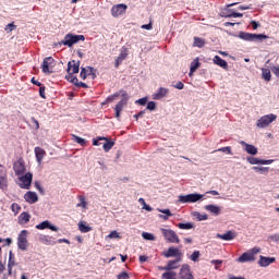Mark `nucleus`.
I'll list each match as a JSON object with an SVG mask.
<instances>
[{
    "instance_id": "f257e3e1",
    "label": "nucleus",
    "mask_w": 279,
    "mask_h": 279,
    "mask_svg": "<svg viewBox=\"0 0 279 279\" xmlns=\"http://www.w3.org/2000/svg\"><path fill=\"white\" fill-rule=\"evenodd\" d=\"M239 38H241V40H246L247 43H263L264 40H267V38H269V36L265 35V34L240 32Z\"/></svg>"
},
{
    "instance_id": "f03ea898",
    "label": "nucleus",
    "mask_w": 279,
    "mask_h": 279,
    "mask_svg": "<svg viewBox=\"0 0 279 279\" xmlns=\"http://www.w3.org/2000/svg\"><path fill=\"white\" fill-rule=\"evenodd\" d=\"M80 40L84 41L86 40V37L84 35H73L72 33H69L64 36L63 40H61L60 45L72 47L73 45H77Z\"/></svg>"
},
{
    "instance_id": "7ed1b4c3",
    "label": "nucleus",
    "mask_w": 279,
    "mask_h": 279,
    "mask_svg": "<svg viewBox=\"0 0 279 279\" xmlns=\"http://www.w3.org/2000/svg\"><path fill=\"white\" fill-rule=\"evenodd\" d=\"M120 95H121L122 99L116 105V108H114L116 119H118V121L121 119V112L123 111V108H125V106H128V99H130L128 92L120 90Z\"/></svg>"
},
{
    "instance_id": "20e7f679",
    "label": "nucleus",
    "mask_w": 279,
    "mask_h": 279,
    "mask_svg": "<svg viewBox=\"0 0 279 279\" xmlns=\"http://www.w3.org/2000/svg\"><path fill=\"white\" fill-rule=\"evenodd\" d=\"M276 119H278V116L270 113V114H266L260 117L257 122L256 125L259 129H265V128H269V125H271V123H274V121H276Z\"/></svg>"
},
{
    "instance_id": "39448f33",
    "label": "nucleus",
    "mask_w": 279,
    "mask_h": 279,
    "mask_svg": "<svg viewBox=\"0 0 279 279\" xmlns=\"http://www.w3.org/2000/svg\"><path fill=\"white\" fill-rule=\"evenodd\" d=\"M27 234H29L27 230H22L17 236V247L19 250H22V252H27V247H29V242H27Z\"/></svg>"
},
{
    "instance_id": "423d86ee",
    "label": "nucleus",
    "mask_w": 279,
    "mask_h": 279,
    "mask_svg": "<svg viewBox=\"0 0 279 279\" xmlns=\"http://www.w3.org/2000/svg\"><path fill=\"white\" fill-rule=\"evenodd\" d=\"M202 197H204L202 194L180 195L178 202L180 204H195V202H199Z\"/></svg>"
},
{
    "instance_id": "0eeeda50",
    "label": "nucleus",
    "mask_w": 279,
    "mask_h": 279,
    "mask_svg": "<svg viewBox=\"0 0 279 279\" xmlns=\"http://www.w3.org/2000/svg\"><path fill=\"white\" fill-rule=\"evenodd\" d=\"M260 252V248L254 247L250 252L243 253L239 258L238 263H251L252 260H255L254 255L258 254Z\"/></svg>"
},
{
    "instance_id": "6e6552de",
    "label": "nucleus",
    "mask_w": 279,
    "mask_h": 279,
    "mask_svg": "<svg viewBox=\"0 0 279 279\" xmlns=\"http://www.w3.org/2000/svg\"><path fill=\"white\" fill-rule=\"evenodd\" d=\"M161 233L163 234L168 243H180V238L178 236V233H175V231L171 229H161Z\"/></svg>"
},
{
    "instance_id": "1a4fd4ad",
    "label": "nucleus",
    "mask_w": 279,
    "mask_h": 279,
    "mask_svg": "<svg viewBox=\"0 0 279 279\" xmlns=\"http://www.w3.org/2000/svg\"><path fill=\"white\" fill-rule=\"evenodd\" d=\"M162 256H165V258H182L184 254L180 248L170 246L167 251L162 253Z\"/></svg>"
},
{
    "instance_id": "9d476101",
    "label": "nucleus",
    "mask_w": 279,
    "mask_h": 279,
    "mask_svg": "<svg viewBox=\"0 0 279 279\" xmlns=\"http://www.w3.org/2000/svg\"><path fill=\"white\" fill-rule=\"evenodd\" d=\"M125 12H128V4L124 3L114 4L111 8V16H113V19H119V16H122Z\"/></svg>"
},
{
    "instance_id": "9b49d317",
    "label": "nucleus",
    "mask_w": 279,
    "mask_h": 279,
    "mask_svg": "<svg viewBox=\"0 0 279 279\" xmlns=\"http://www.w3.org/2000/svg\"><path fill=\"white\" fill-rule=\"evenodd\" d=\"M32 180H34V174L32 172H27L25 175L20 177V189L29 190L32 186Z\"/></svg>"
},
{
    "instance_id": "f8f14e48",
    "label": "nucleus",
    "mask_w": 279,
    "mask_h": 279,
    "mask_svg": "<svg viewBox=\"0 0 279 279\" xmlns=\"http://www.w3.org/2000/svg\"><path fill=\"white\" fill-rule=\"evenodd\" d=\"M88 75L92 76V80H95L97 77V70H95L93 66L82 68L80 73L81 80H86Z\"/></svg>"
},
{
    "instance_id": "ddd939ff",
    "label": "nucleus",
    "mask_w": 279,
    "mask_h": 279,
    "mask_svg": "<svg viewBox=\"0 0 279 279\" xmlns=\"http://www.w3.org/2000/svg\"><path fill=\"white\" fill-rule=\"evenodd\" d=\"M236 4H238L236 2L227 4L226 8L220 11V16L222 19H233L234 10H232L230 8H232V7L236 5Z\"/></svg>"
},
{
    "instance_id": "4468645a",
    "label": "nucleus",
    "mask_w": 279,
    "mask_h": 279,
    "mask_svg": "<svg viewBox=\"0 0 279 279\" xmlns=\"http://www.w3.org/2000/svg\"><path fill=\"white\" fill-rule=\"evenodd\" d=\"M179 279H195L189 265H183L179 272Z\"/></svg>"
},
{
    "instance_id": "2eb2a0df",
    "label": "nucleus",
    "mask_w": 279,
    "mask_h": 279,
    "mask_svg": "<svg viewBox=\"0 0 279 279\" xmlns=\"http://www.w3.org/2000/svg\"><path fill=\"white\" fill-rule=\"evenodd\" d=\"M53 62H56V60L52 57H46L41 64L43 73H53V71L50 70Z\"/></svg>"
},
{
    "instance_id": "dca6fc26",
    "label": "nucleus",
    "mask_w": 279,
    "mask_h": 279,
    "mask_svg": "<svg viewBox=\"0 0 279 279\" xmlns=\"http://www.w3.org/2000/svg\"><path fill=\"white\" fill-rule=\"evenodd\" d=\"M36 230H51L52 232H58V227L51 225V221L49 220H45L43 222H40L39 225H37Z\"/></svg>"
},
{
    "instance_id": "f3484780",
    "label": "nucleus",
    "mask_w": 279,
    "mask_h": 279,
    "mask_svg": "<svg viewBox=\"0 0 279 279\" xmlns=\"http://www.w3.org/2000/svg\"><path fill=\"white\" fill-rule=\"evenodd\" d=\"M240 145H242V147H244V151L251 156H256V154H258V148L254 145L247 144L245 141H241Z\"/></svg>"
},
{
    "instance_id": "a211bd4d",
    "label": "nucleus",
    "mask_w": 279,
    "mask_h": 279,
    "mask_svg": "<svg viewBox=\"0 0 279 279\" xmlns=\"http://www.w3.org/2000/svg\"><path fill=\"white\" fill-rule=\"evenodd\" d=\"M247 162L250 165H271L274 162V159H258L256 157H247Z\"/></svg>"
},
{
    "instance_id": "6ab92c4d",
    "label": "nucleus",
    "mask_w": 279,
    "mask_h": 279,
    "mask_svg": "<svg viewBox=\"0 0 279 279\" xmlns=\"http://www.w3.org/2000/svg\"><path fill=\"white\" fill-rule=\"evenodd\" d=\"M217 239H221L222 241H234L236 239V233L234 231H227L226 233H217Z\"/></svg>"
},
{
    "instance_id": "aec40b11",
    "label": "nucleus",
    "mask_w": 279,
    "mask_h": 279,
    "mask_svg": "<svg viewBox=\"0 0 279 279\" xmlns=\"http://www.w3.org/2000/svg\"><path fill=\"white\" fill-rule=\"evenodd\" d=\"M24 199L27 204H36V202H38V194H36V192L28 191L25 193Z\"/></svg>"
},
{
    "instance_id": "412c9836",
    "label": "nucleus",
    "mask_w": 279,
    "mask_h": 279,
    "mask_svg": "<svg viewBox=\"0 0 279 279\" xmlns=\"http://www.w3.org/2000/svg\"><path fill=\"white\" fill-rule=\"evenodd\" d=\"M39 243H43V245H56V239L51 235L40 234Z\"/></svg>"
},
{
    "instance_id": "4be33fe9",
    "label": "nucleus",
    "mask_w": 279,
    "mask_h": 279,
    "mask_svg": "<svg viewBox=\"0 0 279 279\" xmlns=\"http://www.w3.org/2000/svg\"><path fill=\"white\" fill-rule=\"evenodd\" d=\"M68 73H80V61L72 60L68 62Z\"/></svg>"
},
{
    "instance_id": "5701e85b",
    "label": "nucleus",
    "mask_w": 279,
    "mask_h": 279,
    "mask_svg": "<svg viewBox=\"0 0 279 279\" xmlns=\"http://www.w3.org/2000/svg\"><path fill=\"white\" fill-rule=\"evenodd\" d=\"M272 263H276V257H265L260 255L258 265L260 267H269Z\"/></svg>"
},
{
    "instance_id": "b1692460",
    "label": "nucleus",
    "mask_w": 279,
    "mask_h": 279,
    "mask_svg": "<svg viewBox=\"0 0 279 279\" xmlns=\"http://www.w3.org/2000/svg\"><path fill=\"white\" fill-rule=\"evenodd\" d=\"M31 219L32 215H29L27 211H24L17 217V223H20V226H25L26 223H29Z\"/></svg>"
},
{
    "instance_id": "393cba45",
    "label": "nucleus",
    "mask_w": 279,
    "mask_h": 279,
    "mask_svg": "<svg viewBox=\"0 0 279 279\" xmlns=\"http://www.w3.org/2000/svg\"><path fill=\"white\" fill-rule=\"evenodd\" d=\"M213 62L214 64H217V66H220L221 69H225V71H228V61L221 59V57L215 56Z\"/></svg>"
},
{
    "instance_id": "a878e982",
    "label": "nucleus",
    "mask_w": 279,
    "mask_h": 279,
    "mask_svg": "<svg viewBox=\"0 0 279 279\" xmlns=\"http://www.w3.org/2000/svg\"><path fill=\"white\" fill-rule=\"evenodd\" d=\"M168 93H169V89L165 87H160L159 89H157L155 94H153V99L155 100L162 99V97H167Z\"/></svg>"
},
{
    "instance_id": "bb28decb",
    "label": "nucleus",
    "mask_w": 279,
    "mask_h": 279,
    "mask_svg": "<svg viewBox=\"0 0 279 279\" xmlns=\"http://www.w3.org/2000/svg\"><path fill=\"white\" fill-rule=\"evenodd\" d=\"M35 156H36L37 162L40 165V162H43V158L47 156V153L45 151V149L40 147H35Z\"/></svg>"
},
{
    "instance_id": "cd10ccee",
    "label": "nucleus",
    "mask_w": 279,
    "mask_h": 279,
    "mask_svg": "<svg viewBox=\"0 0 279 279\" xmlns=\"http://www.w3.org/2000/svg\"><path fill=\"white\" fill-rule=\"evenodd\" d=\"M77 226H78L80 232H82L83 234H86V232L93 231V227L88 226L86 221H80Z\"/></svg>"
},
{
    "instance_id": "c85d7f7f",
    "label": "nucleus",
    "mask_w": 279,
    "mask_h": 279,
    "mask_svg": "<svg viewBox=\"0 0 279 279\" xmlns=\"http://www.w3.org/2000/svg\"><path fill=\"white\" fill-rule=\"evenodd\" d=\"M180 263H182V258L169 260L167 264L168 271H171L172 269H178V267H180Z\"/></svg>"
},
{
    "instance_id": "c756f323",
    "label": "nucleus",
    "mask_w": 279,
    "mask_h": 279,
    "mask_svg": "<svg viewBox=\"0 0 279 279\" xmlns=\"http://www.w3.org/2000/svg\"><path fill=\"white\" fill-rule=\"evenodd\" d=\"M205 210H208V213H211V215H220L221 208L217 205H206Z\"/></svg>"
},
{
    "instance_id": "7c9ffc66",
    "label": "nucleus",
    "mask_w": 279,
    "mask_h": 279,
    "mask_svg": "<svg viewBox=\"0 0 279 279\" xmlns=\"http://www.w3.org/2000/svg\"><path fill=\"white\" fill-rule=\"evenodd\" d=\"M16 265V262H14V253L12 251L9 252V263H8V269L9 275L12 276V267Z\"/></svg>"
},
{
    "instance_id": "2f4dec72",
    "label": "nucleus",
    "mask_w": 279,
    "mask_h": 279,
    "mask_svg": "<svg viewBox=\"0 0 279 279\" xmlns=\"http://www.w3.org/2000/svg\"><path fill=\"white\" fill-rule=\"evenodd\" d=\"M262 77L265 82H271V71L269 69H262Z\"/></svg>"
},
{
    "instance_id": "473e14b6",
    "label": "nucleus",
    "mask_w": 279,
    "mask_h": 279,
    "mask_svg": "<svg viewBox=\"0 0 279 279\" xmlns=\"http://www.w3.org/2000/svg\"><path fill=\"white\" fill-rule=\"evenodd\" d=\"M197 69H199V60L195 59L194 61L191 62L190 73H189L190 77L191 75H193L195 71H197Z\"/></svg>"
},
{
    "instance_id": "72a5a7b5",
    "label": "nucleus",
    "mask_w": 279,
    "mask_h": 279,
    "mask_svg": "<svg viewBox=\"0 0 279 279\" xmlns=\"http://www.w3.org/2000/svg\"><path fill=\"white\" fill-rule=\"evenodd\" d=\"M177 226L180 228V230H193V228H195V225L192 222H180Z\"/></svg>"
},
{
    "instance_id": "f704fd0d",
    "label": "nucleus",
    "mask_w": 279,
    "mask_h": 279,
    "mask_svg": "<svg viewBox=\"0 0 279 279\" xmlns=\"http://www.w3.org/2000/svg\"><path fill=\"white\" fill-rule=\"evenodd\" d=\"M77 199L80 203L76 205V208H87L88 203L86 202V197L80 195L77 196Z\"/></svg>"
},
{
    "instance_id": "c9c22d12",
    "label": "nucleus",
    "mask_w": 279,
    "mask_h": 279,
    "mask_svg": "<svg viewBox=\"0 0 279 279\" xmlns=\"http://www.w3.org/2000/svg\"><path fill=\"white\" fill-rule=\"evenodd\" d=\"M72 84H74V86H76L77 88H88V85L86 83L80 82V80L75 76L72 78Z\"/></svg>"
},
{
    "instance_id": "e433bc0d",
    "label": "nucleus",
    "mask_w": 279,
    "mask_h": 279,
    "mask_svg": "<svg viewBox=\"0 0 279 279\" xmlns=\"http://www.w3.org/2000/svg\"><path fill=\"white\" fill-rule=\"evenodd\" d=\"M105 141H106V143L102 145V149H104V151L108 153V151H110V149H112V147H114V142L108 140V137Z\"/></svg>"
},
{
    "instance_id": "4c0bfd02",
    "label": "nucleus",
    "mask_w": 279,
    "mask_h": 279,
    "mask_svg": "<svg viewBox=\"0 0 279 279\" xmlns=\"http://www.w3.org/2000/svg\"><path fill=\"white\" fill-rule=\"evenodd\" d=\"M14 171L16 175H23V173H25V166H23V163H19L17 166H14Z\"/></svg>"
},
{
    "instance_id": "58836bf2",
    "label": "nucleus",
    "mask_w": 279,
    "mask_h": 279,
    "mask_svg": "<svg viewBox=\"0 0 279 279\" xmlns=\"http://www.w3.org/2000/svg\"><path fill=\"white\" fill-rule=\"evenodd\" d=\"M1 191H8V177H0Z\"/></svg>"
},
{
    "instance_id": "ea45409f",
    "label": "nucleus",
    "mask_w": 279,
    "mask_h": 279,
    "mask_svg": "<svg viewBox=\"0 0 279 279\" xmlns=\"http://www.w3.org/2000/svg\"><path fill=\"white\" fill-rule=\"evenodd\" d=\"M73 141L74 143H77L78 145H81V147H86V140L85 138H82L77 135H73Z\"/></svg>"
},
{
    "instance_id": "a19ab883",
    "label": "nucleus",
    "mask_w": 279,
    "mask_h": 279,
    "mask_svg": "<svg viewBox=\"0 0 279 279\" xmlns=\"http://www.w3.org/2000/svg\"><path fill=\"white\" fill-rule=\"evenodd\" d=\"M204 45H206L204 39H202L199 37H194V47H198L199 49H202V47H204Z\"/></svg>"
},
{
    "instance_id": "79ce46f5",
    "label": "nucleus",
    "mask_w": 279,
    "mask_h": 279,
    "mask_svg": "<svg viewBox=\"0 0 279 279\" xmlns=\"http://www.w3.org/2000/svg\"><path fill=\"white\" fill-rule=\"evenodd\" d=\"M142 236L145 241H156V236L153 233L143 232Z\"/></svg>"
},
{
    "instance_id": "37998d69",
    "label": "nucleus",
    "mask_w": 279,
    "mask_h": 279,
    "mask_svg": "<svg viewBox=\"0 0 279 279\" xmlns=\"http://www.w3.org/2000/svg\"><path fill=\"white\" fill-rule=\"evenodd\" d=\"M199 256H202V253H199V251H194L190 258L193 260V263H197V260H199Z\"/></svg>"
},
{
    "instance_id": "c03bdc74",
    "label": "nucleus",
    "mask_w": 279,
    "mask_h": 279,
    "mask_svg": "<svg viewBox=\"0 0 279 279\" xmlns=\"http://www.w3.org/2000/svg\"><path fill=\"white\" fill-rule=\"evenodd\" d=\"M11 210L12 213H14V215H19V213H21V205H19L17 203H13L11 205Z\"/></svg>"
},
{
    "instance_id": "a18cd8bd",
    "label": "nucleus",
    "mask_w": 279,
    "mask_h": 279,
    "mask_svg": "<svg viewBox=\"0 0 279 279\" xmlns=\"http://www.w3.org/2000/svg\"><path fill=\"white\" fill-rule=\"evenodd\" d=\"M211 265H215V269H221V265H223V260L221 259H213L211 262Z\"/></svg>"
},
{
    "instance_id": "49530a36",
    "label": "nucleus",
    "mask_w": 279,
    "mask_h": 279,
    "mask_svg": "<svg viewBox=\"0 0 279 279\" xmlns=\"http://www.w3.org/2000/svg\"><path fill=\"white\" fill-rule=\"evenodd\" d=\"M99 141H107V137L98 136L97 138H94V140H93V145H94V146H99V145H101V143H99Z\"/></svg>"
},
{
    "instance_id": "de8ad7c7",
    "label": "nucleus",
    "mask_w": 279,
    "mask_h": 279,
    "mask_svg": "<svg viewBox=\"0 0 279 279\" xmlns=\"http://www.w3.org/2000/svg\"><path fill=\"white\" fill-rule=\"evenodd\" d=\"M45 90H46L45 85L39 86V97H41V99H47V96L45 95Z\"/></svg>"
},
{
    "instance_id": "09e8293b",
    "label": "nucleus",
    "mask_w": 279,
    "mask_h": 279,
    "mask_svg": "<svg viewBox=\"0 0 279 279\" xmlns=\"http://www.w3.org/2000/svg\"><path fill=\"white\" fill-rule=\"evenodd\" d=\"M218 151H222L225 154H232V147L226 146L218 149Z\"/></svg>"
},
{
    "instance_id": "8fccbe9b",
    "label": "nucleus",
    "mask_w": 279,
    "mask_h": 279,
    "mask_svg": "<svg viewBox=\"0 0 279 279\" xmlns=\"http://www.w3.org/2000/svg\"><path fill=\"white\" fill-rule=\"evenodd\" d=\"M196 218L198 219V221H206L208 219V215H206V214L202 215V214L197 213Z\"/></svg>"
},
{
    "instance_id": "3c124183",
    "label": "nucleus",
    "mask_w": 279,
    "mask_h": 279,
    "mask_svg": "<svg viewBox=\"0 0 279 279\" xmlns=\"http://www.w3.org/2000/svg\"><path fill=\"white\" fill-rule=\"evenodd\" d=\"M8 177V171L5 170V167L0 165V178H7Z\"/></svg>"
},
{
    "instance_id": "603ef678",
    "label": "nucleus",
    "mask_w": 279,
    "mask_h": 279,
    "mask_svg": "<svg viewBox=\"0 0 279 279\" xmlns=\"http://www.w3.org/2000/svg\"><path fill=\"white\" fill-rule=\"evenodd\" d=\"M117 279H130V275L126 271L120 272Z\"/></svg>"
},
{
    "instance_id": "864d4df0",
    "label": "nucleus",
    "mask_w": 279,
    "mask_h": 279,
    "mask_svg": "<svg viewBox=\"0 0 279 279\" xmlns=\"http://www.w3.org/2000/svg\"><path fill=\"white\" fill-rule=\"evenodd\" d=\"M108 239H120L119 232L111 231L110 234L108 235Z\"/></svg>"
},
{
    "instance_id": "5fc2aeb1",
    "label": "nucleus",
    "mask_w": 279,
    "mask_h": 279,
    "mask_svg": "<svg viewBox=\"0 0 279 279\" xmlns=\"http://www.w3.org/2000/svg\"><path fill=\"white\" fill-rule=\"evenodd\" d=\"M159 213H162L163 215H168V217H172L173 214H171L170 209H158Z\"/></svg>"
},
{
    "instance_id": "6e6d98bb",
    "label": "nucleus",
    "mask_w": 279,
    "mask_h": 279,
    "mask_svg": "<svg viewBox=\"0 0 279 279\" xmlns=\"http://www.w3.org/2000/svg\"><path fill=\"white\" fill-rule=\"evenodd\" d=\"M35 187L37 189V191H39V193H41V195L45 193V190H43V185H40V182H35Z\"/></svg>"
},
{
    "instance_id": "4d7b16f0",
    "label": "nucleus",
    "mask_w": 279,
    "mask_h": 279,
    "mask_svg": "<svg viewBox=\"0 0 279 279\" xmlns=\"http://www.w3.org/2000/svg\"><path fill=\"white\" fill-rule=\"evenodd\" d=\"M125 58H128V52H121L120 56L118 57V60H120V62H123V60H125Z\"/></svg>"
},
{
    "instance_id": "13d9d810",
    "label": "nucleus",
    "mask_w": 279,
    "mask_h": 279,
    "mask_svg": "<svg viewBox=\"0 0 279 279\" xmlns=\"http://www.w3.org/2000/svg\"><path fill=\"white\" fill-rule=\"evenodd\" d=\"M14 27H16V26L14 25V23H11V24H8L4 29H5V32H13V31H14Z\"/></svg>"
},
{
    "instance_id": "bf43d9fd",
    "label": "nucleus",
    "mask_w": 279,
    "mask_h": 279,
    "mask_svg": "<svg viewBox=\"0 0 279 279\" xmlns=\"http://www.w3.org/2000/svg\"><path fill=\"white\" fill-rule=\"evenodd\" d=\"M31 121H32V123H34L35 130L40 129V124L38 123V120H36V118H31Z\"/></svg>"
},
{
    "instance_id": "052dcab7",
    "label": "nucleus",
    "mask_w": 279,
    "mask_h": 279,
    "mask_svg": "<svg viewBox=\"0 0 279 279\" xmlns=\"http://www.w3.org/2000/svg\"><path fill=\"white\" fill-rule=\"evenodd\" d=\"M136 104H140V106H145L147 104V97L136 100Z\"/></svg>"
},
{
    "instance_id": "680f3d73",
    "label": "nucleus",
    "mask_w": 279,
    "mask_h": 279,
    "mask_svg": "<svg viewBox=\"0 0 279 279\" xmlns=\"http://www.w3.org/2000/svg\"><path fill=\"white\" fill-rule=\"evenodd\" d=\"M156 108V102L155 101H149L147 104V110H154Z\"/></svg>"
},
{
    "instance_id": "e2e57ef3",
    "label": "nucleus",
    "mask_w": 279,
    "mask_h": 279,
    "mask_svg": "<svg viewBox=\"0 0 279 279\" xmlns=\"http://www.w3.org/2000/svg\"><path fill=\"white\" fill-rule=\"evenodd\" d=\"M174 88H177L178 90L184 89V83L178 82V83L174 85Z\"/></svg>"
},
{
    "instance_id": "0e129e2a",
    "label": "nucleus",
    "mask_w": 279,
    "mask_h": 279,
    "mask_svg": "<svg viewBox=\"0 0 279 279\" xmlns=\"http://www.w3.org/2000/svg\"><path fill=\"white\" fill-rule=\"evenodd\" d=\"M74 74L73 73H71V72H68V75L65 76V80H68V82H73V80H74V77L75 76H73Z\"/></svg>"
},
{
    "instance_id": "69168bd1",
    "label": "nucleus",
    "mask_w": 279,
    "mask_h": 279,
    "mask_svg": "<svg viewBox=\"0 0 279 279\" xmlns=\"http://www.w3.org/2000/svg\"><path fill=\"white\" fill-rule=\"evenodd\" d=\"M271 71H272L274 75H276V77H279V65L278 66H274L271 69Z\"/></svg>"
},
{
    "instance_id": "338daca9",
    "label": "nucleus",
    "mask_w": 279,
    "mask_h": 279,
    "mask_svg": "<svg viewBox=\"0 0 279 279\" xmlns=\"http://www.w3.org/2000/svg\"><path fill=\"white\" fill-rule=\"evenodd\" d=\"M147 260H149V257H147L146 255L140 256V263H147Z\"/></svg>"
},
{
    "instance_id": "774afa93",
    "label": "nucleus",
    "mask_w": 279,
    "mask_h": 279,
    "mask_svg": "<svg viewBox=\"0 0 279 279\" xmlns=\"http://www.w3.org/2000/svg\"><path fill=\"white\" fill-rule=\"evenodd\" d=\"M31 82H32V84H34L35 86H39V87L43 86V83L36 81V77H33V78L31 80Z\"/></svg>"
}]
</instances>
